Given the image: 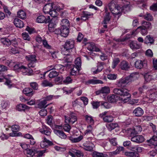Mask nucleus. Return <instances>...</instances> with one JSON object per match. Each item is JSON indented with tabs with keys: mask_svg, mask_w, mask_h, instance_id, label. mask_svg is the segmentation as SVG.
<instances>
[{
	"mask_svg": "<svg viewBox=\"0 0 157 157\" xmlns=\"http://www.w3.org/2000/svg\"><path fill=\"white\" fill-rule=\"evenodd\" d=\"M61 8L59 6L52 3L46 4L44 7L43 10L45 13H48L53 17H57L58 15V11H60Z\"/></svg>",
	"mask_w": 157,
	"mask_h": 157,
	"instance_id": "obj_1",
	"label": "nucleus"
},
{
	"mask_svg": "<svg viewBox=\"0 0 157 157\" xmlns=\"http://www.w3.org/2000/svg\"><path fill=\"white\" fill-rule=\"evenodd\" d=\"M113 93L119 96L120 100L121 102L125 103L130 99L131 95L129 94V90L126 88H115L113 90Z\"/></svg>",
	"mask_w": 157,
	"mask_h": 157,
	"instance_id": "obj_2",
	"label": "nucleus"
},
{
	"mask_svg": "<svg viewBox=\"0 0 157 157\" xmlns=\"http://www.w3.org/2000/svg\"><path fill=\"white\" fill-rule=\"evenodd\" d=\"M75 47V41L72 40L66 41L62 49V53L67 56H69V53L71 52V49Z\"/></svg>",
	"mask_w": 157,
	"mask_h": 157,
	"instance_id": "obj_3",
	"label": "nucleus"
},
{
	"mask_svg": "<svg viewBox=\"0 0 157 157\" xmlns=\"http://www.w3.org/2000/svg\"><path fill=\"white\" fill-rule=\"evenodd\" d=\"M108 6L112 13L115 15H118L121 13V9L115 0L111 1L108 4Z\"/></svg>",
	"mask_w": 157,
	"mask_h": 157,
	"instance_id": "obj_4",
	"label": "nucleus"
},
{
	"mask_svg": "<svg viewBox=\"0 0 157 157\" xmlns=\"http://www.w3.org/2000/svg\"><path fill=\"white\" fill-rule=\"evenodd\" d=\"M134 75H135L132 74L128 76L121 78L118 81L117 84L118 86L121 87L122 86V84H128L131 82L133 80Z\"/></svg>",
	"mask_w": 157,
	"mask_h": 157,
	"instance_id": "obj_5",
	"label": "nucleus"
},
{
	"mask_svg": "<svg viewBox=\"0 0 157 157\" xmlns=\"http://www.w3.org/2000/svg\"><path fill=\"white\" fill-rule=\"evenodd\" d=\"M107 111H105L99 115L100 117L102 118L103 121L106 122H111L113 120V117L110 115L106 116Z\"/></svg>",
	"mask_w": 157,
	"mask_h": 157,
	"instance_id": "obj_6",
	"label": "nucleus"
},
{
	"mask_svg": "<svg viewBox=\"0 0 157 157\" xmlns=\"http://www.w3.org/2000/svg\"><path fill=\"white\" fill-rule=\"evenodd\" d=\"M50 21V17L49 16L45 17L43 15H40L38 16L36 19V22L38 23H47Z\"/></svg>",
	"mask_w": 157,
	"mask_h": 157,
	"instance_id": "obj_7",
	"label": "nucleus"
},
{
	"mask_svg": "<svg viewBox=\"0 0 157 157\" xmlns=\"http://www.w3.org/2000/svg\"><path fill=\"white\" fill-rule=\"evenodd\" d=\"M64 65L54 64L48 67V68L50 70H56L58 71L60 73H62L64 70Z\"/></svg>",
	"mask_w": 157,
	"mask_h": 157,
	"instance_id": "obj_8",
	"label": "nucleus"
},
{
	"mask_svg": "<svg viewBox=\"0 0 157 157\" xmlns=\"http://www.w3.org/2000/svg\"><path fill=\"white\" fill-rule=\"evenodd\" d=\"M20 72L23 75H31L33 74V70L30 68H28L23 66H20Z\"/></svg>",
	"mask_w": 157,
	"mask_h": 157,
	"instance_id": "obj_9",
	"label": "nucleus"
},
{
	"mask_svg": "<svg viewBox=\"0 0 157 157\" xmlns=\"http://www.w3.org/2000/svg\"><path fill=\"white\" fill-rule=\"evenodd\" d=\"M69 154L72 157H83L84 156L82 152L75 149H73L69 151Z\"/></svg>",
	"mask_w": 157,
	"mask_h": 157,
	"instance_id": "obj_10",
	"label": "nucleus"
},
{
	"mask_svg": "<svg viewBox=\"0 0 157 157\" xmlns=\"http://www.w3.org/2000/svg\"><path fill=\"white\" fill-rule=\"evenodd\" d=\"M12 132L10 133V136L14 137L19 136V133L18 132L19 130V126L15 124L12 126Z\"/></svg>",
	"mask_w": 157,
	"mask_h": 157,
	"instance_id": "obj_11",
	"label": "nucleus"
},
{
	"mask_svg": "<svg viewBox=\"0 0 157 157\" xmlns=\"http://www.w3.org/2000/svg\"><path fill=\"white\" fill-rule=\"evenodd\" d=\"M52 144V142L48 140L45 136L43 137V140L40 143V146L42 148L47 147L49 146H51Z\"/></svg>",
	"mask_w": 157,
	"mask_h": 157,
	"instance_id": "obj_12",
	"label": "nucleus"
},
{
	"mask_svg": "<svg viewBox=\"0 0 157 157\" xmlns=\"http://www.w3.org/2000/svg\"><path fill=\"white\" fill-rule=\"evenodd\" d=\"M65 122L66 123H69L70 124H73L76 121L77 118L76 116L74 114H71L69 117L65 116Z\"/></svg>",
	"mask_w": 157,
	"mask_h": 157,
	"instance_id": "obj_13",
	"label": "nucleus"
},
{
	"mask_svg": "<svg viewBox=\"0 0 157 157\" xmlns=\"http://www.w3.org/2000/svg\"><path fill=\"white\" fill-rule=\"evenodd\" d=\"M131 140L137 143H141L144 140V138L142 135H135L131 137Z\"/></svg>",
	"mask_w": 157,
	"mask_h": 157,
	"instance_id": "obj_14",
	"label": "nucleus"
},
{
	"mask_svg": "<svg viewBox=\"0 0 157 157\" xmlns=\"http://www.w3.org/2000/svg\"><path fill=\"white\" fill-rule=\"evenodd\" d=\"M39 131L42 134L49 136L51 134V130L49 127L44 125H43L42 128L40 129Z\"/></svg>",
	"mask_w": 157,
	"mask_h": 157,
	"instance_id": "obj_15",
	"label": "nucleus"
},
{
	"mask_svg": "<svg viewBox=\"0 0 157 157\" xmlns=\"http://www.w3.org/2000/svg\"><path fill=\"white\" fill-rule=\"evenodd\" d=\"M83 149L87 151H91L93 150L94 145L90 142H86L83 144Z\"/></svg>",
	"mask_w": 157,
	"mask_h": 157,
	"instance_id": "obj_16",
	"label": "nucleus"
},
{
	"mask_svg": "<svg viewBox=\"0 0 157 157\" xmlns=\"http://www.w3.org/2000/svg\"><path fill=\"white\" fill-rule=\"evenodd\" d=\"M15 38L10 39L6 38H1V42L4 45L8 46L11 44L12 41H15Z\"/></svg>",
	"mask_w": 157,
	"mask_h": 157,
	"instance_id": "obj_17",
	"label": "nucleus"
},
{
	"mask_svg": "<svg viewBox=\"0 0 157 157\" xmlns=\"http://www.w3.org/2000/svg\"><path fill=\"white\" fill-rule=\"evenodd\" d=\"M130 48L133 50H137L141 48L142 44L137 41H131L129 44Z\"/></svg>",
	"mask_w": 157,
	"mask_h": 157,
	"instance_id": "obj_18",
	"label": "nucleus"
},
{
	"mask_svg": "<svg viewBox=\"0 0 157 157\" xmlns=\"http://www.w3.org/2000/svg\"><path fill=\"white\" fill-rule=\"evenodd\" d=\"M144 111L143 109L140 107L136 108L133 111V113L136 117H140L144 114Z\"/></svg>",
	"mask_w": 157,
	"mask_h": 157,
	"instance_id": "obj_19",
	"label": "nucleus"
},
{
	"mask_svg": "<svg viewBox=\"0 0 157 157\" xmlns=\"http://www.w3.org/2000/svg\"><path fill=\"white\" fill-rule=\"evenodd\" d=\"M23 93L28 96L31 97L35 93L33 90L30 88H26L23 90Z\"/></svg>",
	"mask_w": 157,
	"mask_h": 157,
	"instance_id": "obj_20",
	"label": "nucleus"
},
{
	"mask_svg": "<svg viewBox=\"0 0 157 157\" xmlns=\"http://www.w3.org/2000/svg\"><path fill=\"white\" fill-rule=\"evenodd\" d=\"M72 61L71 57H64L63 63L64 66L67 68H69L71 67V64Z\"/></svg>",
	"mask_w": 157,
	"mask_h": 157,
	"instance_id": "obj_21",
	"label": "nucleus"
},
{
	"mask_svg": "<svg viewBox=\"0 0 157 157\" xmlns=\"http://www.w3.org/2000/svg\"><path fill=\"white\" fill-rule=\"evenodd\" d=\"M54 132L55 134L62 139H65L66 138L67 136L62 131L57 129H54Z\"/></svg>",
	"mask_w": 157,
	"mask_h": 157,
	"instance_id": "obj_22",
	"label": "nucleus"
},
{
	"mask_svg": "<svg viewBox=\"0 0 157 157\" xmlns=\"http://www.w3.org/2000/svg\"><path fill=\"white\" fill-rule=\"evenodd\" d=\"M120 68L123 70H128L130 68L128 63L126 61H123L120 64Z\"/></svg>",
	"mask_w": 157,
	"mask_h": 157,
	"instance_id": "obj_23",
	"label": "nucleus"
},
{
	"mask_svg": "<svg viewBox=\"0 0 157 157\" xmlns=\"http://www.w3.org/2000/svg\"><path fill=\"white\" fill-rule=\"evenodd\" d=\"M110 92V89L108 87L104 86L102 87L101 89L97 91L96 93L97 94H108Z\"/></svg>",
	"mask_w": 157,
	"mask_h": 157,
	"instance_id": "obj_24",
	"label": "nucleus"
},
{
	"mask_svg": "<svg viewBox=\"0 0 157 157\" xmlns=\"http://www.w3.org/2000/svg\"><path fill=\"white\" fill-rule=\"evenodd\" d=\"M141 26L147 29H151L152 28L151 23L149 22H147L144 21H142L141 22Z\"/></svg>",
	"mask_w": 157,
	"mask_h": 157,
	"instance_id": "obj_25",
	"label": "nucleus"
},
{
	"mask_svg": "<svg viewBox=\"0 0 157 157\" xmlns=\"http://www.w3.org/2000/svg\"><path fill=\"white\" fill-rule=\"evenodd\" d=\"M124 155L129 157H139V154L137 152L134 151L125 152Z\"/></svg>",
	"mask_w": 157,
	"mask_h": 157,
	"instance_id": "obj_26",
	"label": "nucleus"
},
{
	"mask_svg": "<svg viewBox=\"0 0 157 157\" xmlns=\"http://www.w3.org/2000/svg\"><path fill=\"white\" fill-rule=\"evenodd\" d=\"M121 13L119 14L120 15H121L122 12L125 13L126 12L130 11V5L129 4L127 3L122 6V7H121Z\"/></svg>",
	"mask_w": 157,
	"mask_h": 157,
	"instance_id": "obj_27",
	"label": "nucleus"
},
{
	"mask_svg": "<svg viewBox=\"0 0 157 157\" xmlns=\"http://www.w3.org/2000/svg\"><path fill=\"white\" fill-rule=\"evenodd\" d=\"M61 36L66 37L69 33V28L61 27Z\"/></svg>",
	"mask_w": 157,
	"mask_h": 157,
	"instance_id": "obj_28",
	"label": "nucleus"
},
{
	"mask_svg": "<svg viewBox=\"0 0 157 157\" xmlns=\"http://www.w3.org/2000/svg\"><path fill=\"white\" fill-rule=\"evenodd\" d=\"M86 83L88 84H95L98 83L102 84L103 82L100 80H97L95 79H90L88 80Z\"/></svg>",
	"mask_w": 157,
	"mask_h": 157,
	"instance_id": "obj_29",
	"label": "nucleus"
},
{
	"mask_svg": "<svg viewBox=\"0 0 157 157\" xmlns=\"http://www.w3.org/2000/svg\"><path fill=\"white\" fill-rule=\"evenodd\" d=\"M46 104L47 101H46V100L44 99L43 100H42L40 101L38 104V107L40 109L45 108L48 106L49 105L48 104L46 105Z\"/></svg>",
	"mask_w": 157,
	"mask_h": 157,
	"instance_id": "obj_30",
	"label": "nucleus"
},
{
	"mask_svg": "<svg viewBox=\"0 0 157 157\" xmlns=\"http://www.w3.org/2000/svg\"><path fill=\"white\" fill-rule=\"evenodd\" d=\"M60 25L61 27L69 28L70 26L69 21L67 19H63L61 21Z\"/></svg>",
	"mask_w": 157,
	"mask_h": 157,
	"instance_id": "obj_31",
	"label": "nucleus"
},
{
	"mask_svg": "<svg viewBox=\"0 0 157 157\" xmlns=\"http://www.w3.org/2000/svg\"><path fill=\"white\" fill-rule=\"evenodd\" d=\"M147 142L150 144L153 145L154 147L157 142V138L154 135L149 140H147Z\"/></svg>",
	"mask_w": 157,
	"mask_h": 157,
	"instance_id": "obj_32",
	"label": "nucleus"
},
{
	"mask_svg": "<svg viewBox=\"0 0 157 157\" xmlns=\"http://www.w3.org/2000/svg\"><path fill=\"white\" fill-rule=\"evenodd\" d=\"M145 64V63H143V62L142 61L138 60L136 62L135 66L136 68L140 69L143 67L144 65Z\"/></svg>",
	"mask_w": 157,
	"mask_h": 157,
	"instance_id": "obj_33",
	"label": "nucleus"
},
{
	"mask_svg": "<svg viewBox=\"0 0 157 157\" xmlns=\"http://www.w3.org/2000/svg\"><path fill=\"white\" fill-rule=\"evenodd\" d=\"M27 156L28 157H32L36 154L37 150L31 149H28L26 150Z\"/></svg>",
	"mask_w": 157,
	"mask_h": 157,
	"instance_id": "obj_34",
	"label": "nucleus"
},
{
	"mask_svg": "<svg viewBox=\"0 0 157 157\" xmlns=\"http://www.w3.org/2000/svg\"><path fill=\"white\" fill-rule=\"evenodd\" d=\"M1 61L3 62L6 65L9 67H12V66L13 65V64H14V63L11 62L10 60L6 59L5 57H3L1 59Z\"/></svg>",
	"mask_w": 157,
	"mask_h": 157,
	"instance_id": "obj_35",
	"label": "nucleus"
},
{
	"mask_svg": "<svg viewBox=\"0 0 157 157\" xmlns=\"http://www.w3.org/2000/svg\"><path fill=\"white\" fill-rule=\"evenodd\" d=\"M118 126V124L115 123H111L106 125L107 128L110 131H111Z\"/></svg>",
	"mask_w": 157,
	"mask_h": 157,
	"instance_id": "obj_36",
	"label": "nucleus"
},
{
	"mask_svg": "<svg viewBox=\"0 0 157 157\" xmlns=\"http://www.w3.org/2000/svg\"><path fill=\"white\" fill-rule=\"evenodd\" d=\"M92 156L93 157H107V155L101 152L94 151L92 154Z\"/></svg>",
	"mask_w": 157,
	"mask_h": 157,
	"instance_id": "obj_37",
	"label": "nucleus"
},
{
	"mask_svg": "<svg viewBox=\"0 0 157 157\" xmlns=\"http://www.w3.org/2000/svg\"><path fill=\"white\" fill-rule=\"evenodd\" d=\"M75 65L74 66L80 69L81 65V61L79 57L77 58L75 61Z\"/></svg>",
	"mask_w": 157,
	"mask_h": 157,
	"instance_id": "obj_38",
	"label": "nucleus"
},
{
	"mask_svg": "<svg viewBox=\"0 0 157 157\" xmlns=\"http://www.w3.org/2000/svg\"><path fill=\"white\" fill-rule=\"evenodd\" d=\"M72 79L70 77L68 76L65 78H63V83L65 84H68L72 82Z\"/></svg>",
	"mask_w": 157,
	"mask_h": 157,
	"instance_id": "obj_39",
	"label": "nucleus"
},
{
	"mask_svg": "<svg viewBox=\"0 0 157 157\" xmlns=\"http://www.w3.org/2000/svg\"><path fill=\"white\" fill-rule=\"evenodd\" d=\"M144 18L149 21H152L153 20V17L151 14L148 13H147L144 16Z\"/></svg>",
	"mask_w": 157,
	"mask_h": 157,
	"instance_id": "obj_40",
	"label": "nucleus"
},
{
	"mask_svg": "<svg viewBox=\"0 0 157 157\" xmlns=\"http://www.w3.org/2000/svg\"><path fill=\"white\" fill-rule=\"evenodd\" d=\"M137 30H140V33L143 35H146L147 33V29L142 27L141 26L138 27L137 28Z\"/></svg>",
	"mask_w": 157,
	"mask_h": 157,
	"instance_id": "obj_41",
	"label": "nucleus"
},
{
	"mask_svg": "<svg viewBox=\"0 0 157 157\" xmlns=\"http://www.w3.org/2000/svg\"><path fill=\"white\" fill-rule=\"evenodd\" d=\"M80 70V69L74 66L73 68L71 69L70 75L73 76L77 74V71L78 72Z\"/></svg>",
	"mask_w": 157,
	"mask_h": 157,
	"instance_id": "obj_42",
	"label": "nucleus"
},
{
	"mask_svg": "<svg viewBox=\"0 0 157 157\" xmlns=\"http://www.w3.org/2000/svg\"><path fill=\"white\" fill-rule=\"evenodd\" d=\"M154 42V40L152 37L150 36H147L144 40V43L145 44L152 43Z\"/></svg>",
	"mask_w": 157,
	"mask_h": 157,
	"instance_id": "obj_43",
	"label": "nucleus"
},
{
	"mask_svg": "<svg viewBox=\"0 0 157 157\" xmlns=\"http://www.w3.org/2000/svg\"><path fill=\"white\" fill-rule=\"evenodd\" d=\"M36 57L35 55H29L25 57L26 59L29 61H36Z\"/></svg>",
	"mask_w": 157,
	"mask_h": 157,
	"instance_id": "obj_44",
	"label": "nucleus"
},
{
	"mask_svg": "<svg viewBox=\"0 0 157 157\" xmlns=\"http://www.w3.org/2000/svg\"><path fill=\"white\" fill-rule=\"evenodd\" d=\"M116 96L114 94L109 95L108 97V100L109 102L113 103L116 101Z\"/></svg>",
	"mask_w": 157,
	"mask_h": 157,
	"instance_id": "obj_45",
	"label": "nucleus"
},
{
	"mask_svg": "<svg viewBox=\"0 0 157 157\" xmlns=\"http://www.w3.org/2000/svg\"><path fill=\"white\" fill-rule=\"evenodd\" d=\"M75 89V88H63V91L66 94H71Z\"/></svg>",
	"mask_w": 157,
	"mask_h": 157,
	"instance_id": "obj_46",
	"label": "nucleus"
},
{
	"mask_svg": "<svg viewBox=\"0 0 157 157\" xmlns=\"http://www.w3.org/2000/svg\"><path fill=\"white\" fill-rule=\"evenodd\" d=\"M46 122L48 124L51 126L53 124V117L51 115L48 116L46 120Z\"/></svg>",
	"mask_w": 157,
	"mask_h": 157,
	"instance_id": "obj_47",
	"label": "nucleus"
},
{
	"mask_svg": "<svg viewBox=\"0 0 157 157\" xmlns=\"http://www.w3.org/2000/svg\"><path fill=\"white\" fill-rule=\"evenodd\" d=\"M85 117L86 121L89 123L93 124L94 123V121L92 117L90 116L86 115Z\"/></svg>",
	"mask_w": 157,
	"mask_h": 157,
	"instance_id": "obj_48",
	"label": "nucleus"
},
{
	"mask_svg": "<svg viewBox=\"0 0 157 157\" xmlns=\"http://www.w3.org/2000/svg\"><path fill=\"white\" fill-rule=\"evenodd\" d=\"M42 44L44 47L47 49H52V47L49 44L47 41L46 40H44L42 41Z\"/></svg>",
	"mask_w": 157,
	"mask_h": 157,
	"instance_id": "obj_49",
	"label": "nucleus"
},
{
	"mask_svg": "<svg viewBox=\"0 0 157 157\" xmlns=\"http://www.w3.org/2000/svg\"><path fill=\"white\" fill-rule=\"evenodd\" d=\"M111 18V17L109 15V13H106L105 17L103 21V23L105 24H106L109 21Z\"/></svg>",
	"mask_w": 157,
	"mask_h": 157,
	"instance_id": "obj_50",
	"label": "nucleus"
},
{
	"mask_svg": "<svg viewBox=\"0 0 157 157\" xmlns=\"http://www.w3.org/2000/svg\"><path fill=\"white\" fill-rule=\"evenodd\" d=\"M59 96V95H50L47 96L45 100H46V101H50L54 99L58 98Z\"/></svg>",
	"mask_w": 157,
	"mask_h": 157,
	"instance_id": "obj_51",
	"label": "nucleus"
},
{
	"mask_svg": "<svg viewBox=\"0 0 157 157\" xmlns=\"http://www.w3.org/2000/svg\"><path fill=\"white\" fill-rule=\"evenodd\" d=\"M120 59L118 58L114 59L113 60L112 67L113 68H114L120 62Z\"/></svg>",
	"mask_w": 157,
	"mask_h": 157,
	"instance_id": "obj_52",
	"label": "nucleus"
},
{
	"mask_svg": "<svg viewBox=\"0 0 157 157\" xmlns=\"http://www.w3.org/2000/svg\"><path fill=\"white\" fill-rule=\"evenodd\" d=\"M58 75V72L55 71H53L50 72L48 75L50 78H54Z\"/></svg>",
	"mask_w": 157,
	"mask_h": 157,
	"instance_id": "obj_53",
	"label": "nucleus"
},
{
	"mask_svg": "<svg viewBox=\"0 0 157 157\" xmlns=\"http://www.w3.org/2000/svg\"><path fill=\"white\" fill-rule=\"evenodd\" d=\"M42 85L44 87L48 86L52 87L53 86V85L51 82H49L47 80H44L43 81L42 83Z\"/></svg>",
	"mask_w": 157,
	"mask_h": 157,
	"instance_id": "obj_54",
	"label": "nucleus"
},
{
	"mask_svg": "<svg viewBox=\"0 0 157 157\" xmlns=\"http://www.w3.org/2000/svg\"><path fill=\"white\" fill-rule=\"evenodd\" d=\"M155 89L154 88L153 89H151L149 91V92L151 91L152 92V93H151V92L150 93L151 94L150 96V97L152 99H155L156 96H157V93L155 92Z\"/></svg>",
	"mask_w": 157,
	"mask_h": 157,
	"instance_id": "obj_55",
	"label": "nucleus"
},
{
	"mask_svg": "<svg viewBox=\"0 0 157 157\" xmlns=\"http://www.w3.org/2000/svg\"><path fill=\"white\" fill-rule=\"evenodd\" d=\"M30 86L34 90H37L38 89V84L35 82H33L30 83Z\"/></svg>",
	"mask_w": 157,
	"mask_h": 157,
	"instance_id": "obj_56",
	"label": "nucleus"
},
{
	"mask_svg": "<svg viewBox=\"0 0 157 157\" xmlns=\"http://www.w3.org/2000/svg\"><path fill=\"white\" fill-rule=\"evenodd\" d=\"M83 138V137L82 136H80L77 137L72 139L71 140L73 143H77L80 141Z\"/></svg>",
	"mask_w": 157,
	"mask_h": 157,
	"instance_id": "obj_57",
	"label": "nucleus"
},
{
	"mask_svg": "<svg viewBox=\"0 0 157 157\" xmlns=\"http://www.w3.org/2000/svg\"><path fill=\"white\" fill-rule=\"evenodd\" d=\"M1 106L2 109H6L9 107V104L7 101H3L1 103Z\"/></svg>",
	"mask_w": 157,
	"mask_h": 157,
	"instance_id": "obj_58",
	"label": "nucleus"
},
{
	"mask_svg": "<svg viewBox=\"0 0 157 157\" xmlns=\"http://www.w3.org/2000/svg\"><path fill=\"white\" fill-rule=\"evenodd\" d=\"M93 130V127L91 125H89L87 126V129L84 132L85 135L88 134L92 133V131Z\"/></svg>",
	"mask_w": 157,
	"mask_h": 157,
	"instance_id": "obj_59",
	"label": "nucleus"
},
{
	"mask_svg": "<svg viewBox=\"0 0 157 157\" xmlns=\"http://www.w3.org/2000/svg\"><path fill=\"white\" fill-rule=\"evenodd\" d=\"M63 128L65 131L68 132L71 129V127L69 124H66L63 125Z\"/></svg>",
	"mask_w": 157,
	"mask_h": 157,
	"instance_id": "obj_60",
	"label": "nucleus"
},
{
	"mask_svg": "<svg viewBox=\"0 0 157 157\" xmlns=\"http://www.w3.org/2000/svg\"><path fill=\"white\" fill-rule=\"evenodd\" d=\"M117 76L116 74H110L107 75V77L109 79L113 80L117 78Z\"/></svg>",
	"mask_w": 157,
	"mask_h": 157,
	"instance_id": "obj_61",
	"label": "nucleus"
},
{
	"mask_svg": "<svg viewBox=\"0 0 157 157\" xmlns=\"http://www.w3.org/2000/svg\"><path fill=\"white\" fill-rule=\"evenodd\" d=\"M100 104L101 105L103 106L106 109H109L110 107L109 104L107 102L101 101L100 102Z\"/></svg>",
	"mask_w": 157,
	"mask_h": 157,
	"instance_id": "obj_62",
	"label": "nucleus"
},
{
	"mask_svg": "<svg viewBox=\"0 0 157 157\" xmlns=\"http://www.w3.org/2000/svg\"><path fill=\"white\" fill-rule=\"evenodd\" d=\"M26 14L23 10H20V19L24 20L26 18Z\"/></svg>",
	"mask_w": 157,
	"mask_h": 157,
	"instance_id": "obj_63",
	"label": "nucleus"
},
{
	"mask_svg": "<svg viewBox=\"0 0 157 157\" xmlns=\"http://www.w3.org/2000/svg\"><path fill=\"white\" fill-rule=\"evenodd\" d=\"M23 39L25 40L29 41L30 40V37L27 33H24L22 34Z\"/></svg>",
	"mask_w": 157,
	"mask_h": 157,
	"instance_id": "obj_64",
	"label": "nucleus"
}]
</instances>
